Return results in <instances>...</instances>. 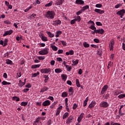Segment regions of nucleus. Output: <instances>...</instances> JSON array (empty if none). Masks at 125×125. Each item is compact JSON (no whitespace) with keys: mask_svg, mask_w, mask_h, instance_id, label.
I'll use <instances>...</instances> for the list:
<instances>
[{"mask_svg":"<svg viewBox=\"0 0 125 125\" xmlns=\"http://www.w3.org/2000/svg\"><path fill=\"white\" fill-rule=\"evenodd\" d=\"M46 18L48 19H54L55 16V13L53 11H48L45 15Z\"/></svg>","mask_w":125,"mask_h":125,"instance_id":"1","label":"nucleus"},{"mask_svg":"<svg viewBox=\"0 0 125 125\" xmlns=\"http://www.w3.org/2000/svg\"><path fill=\"white\" fill-rule=\"evenodd\" d=\"M48 50L49 49L48 48H45L39 52L40 55H46L48 54Z\"/></svg>","mask_w":125,"mask_h":125,"instance_id":"2","label":"nucleus"},{"mask_svg":"<svg viewBox=\"0 0 125 125\" xmlns=\"http://www.w3.org/2000/svg\"><path fill=\"white\" fill-rule=\"evenodd\" d=\"M109 106V103L106 101H102L100 103L101 108H107Z\"/></svg>","mask_w":125,"mask_h":125,"instance_id":"3","label":"nucleus"},{"mask_svg":"<svg viewBox=\"0 0 125 125\" xmlns=\"http://www.w3.org/2000/svg\"><path fill=\"white\" fill-rule=\"evenodd\" d=\"M73 121H74V117H73V116L71 115L70 116H69L67 119L66 120V124L67 125H70V124H71V123H72V122H73Z\"/></svg>","mask_w":125,"mask_h":125,"instance_id":"4","label":"nucleus"},{"mask_svg":"<svg viewBox=\"0 0 125 125\" xmlns=\"http://www.w3.org/2000/svg\"><path fill=\"white\" fill-rule=\"evenodd\" d=\"M51 69L49 68H43L41 69L40 72L42 74H48L49 72H51Z\"/></svg>","mask_w":125,"mask_h":125,"instance_id":"5","label":"nucleus"},{"mask_svg":"<svg viewBox=\"0 0 125 125\" xmlns=\"http://www.w3.org/2000/svg\"><path fill=\"white\" fill-rule=\"evenodd\" d=\"M115 44V41L114 40H111L110 41L109 47L110 48V50H113L114 49V45Z\"/></svg>","mask_w":125,"mask_h":125,"instance_id":"6","label":"nucleus"},{"mask_svg":"<svg viewBox=\"0 0 125 125\" xmlns=\"http://www.w3.org/2000/svg\"><path fill=\"white\" fill-rule=\"evenodd\" d=\"M107 89H108V86L107 85H104L102 88L101 94L102 95H103V94H104L105 91H107Z\"/></svg>","mask_w":125,"mask_h":125,"instance_id":"7","label":"nucleus"},{"mask_svg":"<svg viewBox=\"0 0 125 125\" xmlns=\"http://www.w3.org/2000/svg\"><path fill=\"white\" fill-rule=\"evenodd\" d=\"M13 33V30H10L9 31H6L4 32V34L3 35V37H5L6 36H9L11 35Z\"/></svg>","mask_w":125,"mask_h":125,"instance_id":"8","label":"nucleus"},{"mask_svg":"<svg viewBox=\"0 0 125 125\" xmlns=\"http://www.w3.org/2000/svg\"><path fill=\"white\" fill-rule=\"evenodd\" d=\"M64 0H57L55 1V5H62Z\"/></svg>","mask_w":125,"mask_h":125,"instance_id":"9","label":"nucleus"},{"mask_svg":"<svg viewBox=\"0 0 125 125\" xmlns=\"http://www.w3.org/2000/svg\"><path fill=\"white\" fill-rule=\"evenodd\" d=\"M95 32L96 34H100L101 35H103L104 34V29H97L96 30H95Z\"/></svg>","mask_w":125,"mask_h":125,"instance_id":"10","label":"nucleus"},{"mask_svg":"<svg viewBox=\"0 0 125 125\" xmlns=\"http://www.w3.org/2000/svg\"><path fill=\"white\" fill-rule=\"evenodd\" d=\"M83 116H84V113H82L81 114V115L79 116V117H78V119H77V121L78 122V123H80L81 122H82V120H83Z\"/></svg>","mask_w":125,"mask_h":125,"instance_id":"11","label":"nucleus"},{"mask_svg":"<svg viewBox=\"0 0 125 125\" xmlns=\"http://www.w3.org/2000/svg\"><path fill=\"white\" fill-rule=\"evenodd\" d=\"M49 105H50V101L49 100H46L42 103V105L44 106V107L49 106Z\"/></svg>","mask_w":125,"mask_h":125,"instance_id":"12","label":"nucleus"},{"mask_svg":"<svg viewBox=\"0 0 125 125\" xmlns=\"http://www.w3.org/2000/svg\"><path fill=\"white\" fill-rule=\"evenodd\" d=\"M96 104V102L95 101H92L90 103V104L88 106V108H90L91 109V108H93Z\"/></svg>","mask_w":125,"mask_h":125,"instance_id":"13","label":"nucleus"},{"mask_svg":"<svg viewBox=\"0 0 125 125\" xmlns=\"http://www.w3.org/2000/svg\"><path fill=\"white\" fill-rule=\"evenodd\" d=\"M95 12H97V13H99V14H103V13H104V12H105L104 11V10H102L101 9H95L94 10Z\"/></svg>","mask_w":125,"mask_h":125,"instance_id":"14","label":"nucleus"},{"mask_svg":"<svg viewBox=\"0 0 125 125\" xmlns=\"http://www.w3.org/2000/svg\"><path fill=\"white\" fill-rule=\"evenodd\" d=\"M124 106H125V104L121 105L120 108L119 109V114L120 115V116L125 115V113H122V109L124 108Z\"/></svg>","mask_w":125,"mask_h":125,"instance_id":"15","label":"nucleus"},{"mask_svg":"<svg viewBox=\"0 0 125 125\" xmlns=\"http://www.w3.org/2000/svg\"><path fill=\"white\" fill-rule=\"evenodd\" d=\"M75 3L76 4H80L82 5V4H84V1L83 0H76L75 1Z\"/></svg>","mask_w":125,"mask_h":125,"instance_id":"16","label":"nucleus"},{"mask_svg":"<svg viewBox=\"0 0 125 125\" xmlns=\"http://www.w3.org/2000/svg\"><path fill=\"white\" fill-rule=\"evenodd\" d=\"M125 13V9H122L119 11H118L116 13L118 15H123Z\"/></svg>","mask_w":125,"mask_h":125,"instance_id":"17","label":"nucleus"},{"mask_svg":"<svg viewBox=\"0 0 125 125\" xmlns=\"http://www.w3.org/2000/svg\"><path fill=\"white\" fill-rule=\"evenodd\" d=\"M53 25H54V26H56L57 25H61V21L58 20L55 21H53Z\"/></svg>","mask_w":125,"mask_h":125,"instance_id":"18","label":"nucleus"},{"mask_svg":"<svg viewBox=\"0 0 125 125\" xmlns=\"http://www.w3.org/2000/svg\"><path fill=\"white\" fill-rule=\"evenodd\" d=\"M46 34L48 35L49 38H54V34L51 33L50 31H46Z\"/></svg>","mask_w":125,"mask_h":125,"instance_id":"19","label":"nucleus"},{"mask_svg":"<svg viewBox=\"0 0 125 125\" xmlns=\"http://www.w3.org/2000/svg\"><path fill=\"white\" fill-rule=\"evenodd\" d=\"M68 92L69 93V95H73L74 94V90L73 89V87H70L68 90Z\"/></svg>","mask_w":125,"mask_h":125,"instance_id":"20","label":"nucleus"},{"mask_svg":"<svg viewBox=\"0 0 125 125\" xmlns=\"http://www.w3.org/2000/svg\"><path fill=\"white\" fill-rule=\"evenodd\" d=\"M51 48H52L54 51H57L58 50V48L56 46L52 44L51 45Z\"/></svg>","mask_w":125,"mask_h":125,"instance_id":"21","label":"nucleus"},{"mask_svg":"<svg viewBox=\"0 0 125 125\" xmlns=\"http://www.w3.org/2000/svg\"><path fill=\"white\" fill-rule=\"evenodd\" d=\"M74 20L75 21H77V22H80L81 20H82V19H81V17L80 16H77L75 17Z\"/></svg>","mask_w":125,"mask_h":125,"instance_id":"22","label":"nucleus"},{"mask_svg":"<svg viewBox=\"0 0 125 125\" xmlns=\"http://www.w3.org/2000/svg\"><path fill=\"white\" fill-rule=\"evenodd\" d=\"M40 67H41V64L32 65L31 69H37V68H40Z\"/></svg>","mask_w":125,"mask_h":125,"instance_id":"23","label":"nucleus"},{"mask_svg":"<svg viewBox=\"0 0 125 125\" xmlns=\"http://www.w3.org/2000/svg\"><path fill=\"white\" fill-rule=\"evenodd\" d=\"M43 78H44V83H47L48 79H49V78L48 77V75H44L43 76Z\"/></svg>","mask_w":125,"mask_h":125,"instance_id":"24","label":"nucleus"},{"mask_svg":"<svg viewBox=\"0 0 125 125\" xmlns=\"http://www.w3.org/2000/svg\"><path fill=\"white\" fill-rule=\"evenodd\" d=\"M61 34H62V31H57L55 35L56 38H58L60 36V35H61Z\"/></svg>","mask_w":125,"mask_h":125,"instance_id":"25","label":"nucleus"},{"mask_svg":"<svg viewBox=\"0 0 125 125\" xmlns=\"http://www.w3.org/2000/svg\"><path fill=\"white\" fill-rule=\"evenodd\" d=\"M48 88L47 87L44 86L40 91V92H44V91H47Z\"/></svg>","mask_w":125,"mask_h":125,"instance_id":"26","label":"nucleus"},{"mask_svg":"<svg viewBox=\"0 0 125 125\" xmlns=\"http://www.w3.org/2000/svg\"><path fill=\"white\" fill-rule=\"evenodd\" d=\"M55 72L57 74H59V73H62V69H61V68H56L55 69Z\"/></svg>","mask_w":125,"mask_h":125,"instance_id":"27","label":"nucleus"},{"mask_svg":"<svg viewBox=\"0 0 125 125\" xmlns=\"http://www.w3.org/2000/svg\"><path fill=\"white\" fill-rule=\"evenodd\" d=\"M68 117H69V113L65 112L63 115L62 119H63V120H64V119H66V118H68Z\"/></svg>","mask_w":125,"mask_h":125,"instance_id":"28","label":"nucleus"},{"mask_svg":"<svg viewBox=\"0 0 125 125\" xmlns=\"http://www.w3.org/2000/svg\"><path fill=\"white\" fill-rule=\"evenodd\" d=\"M65 68H66V70L68 72H70L71 70H72V67L71 66H69V65H65Z\"/></svg>","mask_w":125,"mask_h":125,"instance_id":"29","label":"nucleus"},{"mask_svg":"<svg viewBox=\"0 0 125 125\" xmlns=\"http://www.w3.org/2000/svg\"><path fill=\"white\" fill-rule=\"evenodd\" d=\"M41 39L43 42H47V38L43 35L41 36Z\"/></svg>","mask_w":125,"mask_h":125,"instance_id":"30","label":"nucleus"},{"mask_svg":"<svg viewBox=\"0 0 125 125\" xmlns=\"http://www.w3.org/2000/svg\"><path fill=\"white\" fill-rule=\"evenodd\" d=\"M62 78L63 81L65 82L66 80H67V75L66 74H62Z\"/></svg>","mask_w":125,"mask_h":125,"instance_id":"31","label":"nucleus"},{"mask_svg":"<svg viewBox=\"0 0 125 125\" xmlns=\"http://www.w3.org/2000/svg\"><path fill=\"white\" fill-rule=\"evenodd\" d=\"M79 60H76V61H72L73 66H76V65H78L79 64Z\"/></svg>","mask_w":125,"mask_h":125,"instance_id":"32","label":"nucleus"},{"mask_svg":"<svg viewBox=\"0 0 125 125\" xmlns=\"http://www.w3.org/2000/svg\"><path fill=\"white\" fill-rule=\"evenodd\" d=\"M97 54H98V55H100V56H101V55H102V48L99 49L98 50Z\"/></svg>","mask_w":125,"mask_h":125,"instance_id":"33","label":"nucleus"},{"mask_svg":"<svg viewBox=\"0 0 125 125\" xmlns=\"http://www.w3.org/2000/svg\"><path fill=\"white\" fill-rule=\"evenodd\" d=\"M6 63L7 65H12V61L9 59L6 60Z\"/></svg>","mask_w":125,"mask_h":125,"instance_id":"34","label":"nucleus"},{"mask_svg":"<svg viewBox=\"0 0 125 125\" xmlns=\"http://www.w3.org/2000/svg\"><path fill=\"white\" fill-rule=\"evenodd\" d=\"M76 83L77 87H81V84H80V81H79V79L76 80Z\"/></svg>","mask_w":125,"mask_h":125,"instance_id":"35","label":"nucleus"},{"mask_svg":"<svg viewBox=\"0 0 125 125\" xmlns=\"http://www.w3.org/2000/svg\"><path fill=\"white\" fill-rule=\"evenodd\" d=\"M113 62H109L108 66H107V68L110 69V68H111V67H112V66H113Z\"/></svg>","mask_w":125,"mask_h":125,"instance_id":"36","label":"nucleus"},{"mask_svg":"<svg viewBox=\"0 0 125 125\" xmlns=\"http://www.w3.org/2000/svg\"><path fill=\"white\" fill-rule=\"evenodd\" d=\"M2 84L3 85H7V84H11V83L4 81H3V82H2Z\"/></svg>","mask_w":125,"mask_h":125,"instance_id":"37","label":"nucleus"},{"mask_svg":"<svg viewBox=\"0 0 125 125\" xmlns=\"http://www.w3.org/2000/svg\"><path fill=\"white\" fill-rule=\"evenodd\" d=\"M125 94H120L118 96V98H119V99H123V98H125Z\"/></svg>","mask_w":125,"mask_h":125,"instance_id":"38","label":"nucleus"},{"mask_svg":"<svg viewBox=\"0 0 125 125\" xmlns=\"http://www.w3.org/2000/svg\"><path fill=\"white\" fill-rule=\"evenodd\" d=\"M28 105V102H22L21 104V106H27Z\"/></svg>","mask_w":125,"mask_h":125,"instance_id":"39","label":"nucleus"},{"mask_svg":"<svg viewBox=\"0 0 125 125\" xmlns=\"http://www.w3.org/2000/svg\"><path fill=\"white\" fill-rule=\"evenodd\" d=\"M52 1H51L49 3H48L47 4H46L45 5V6L46 7H49V6H51V5H52Z\"/></svg>","mask_w":125,"mask_h":125,"instance_id":"40","label":"nucleus"},{"mask_svg":"<svg viewBox=\"0 0 125 125\" xmlns=\"http://www.w3.org/2000/svg\"><path fill=\"white\" fill-rule=\"evenodd\" d=\"M121 91H114V95H116V96H117V95H119V94H121Z\"/></svg>","mask_w":125,"mask_h":125,"instance_id":"41","label":"nucleus"},{"mask_svg":"<svg viewBox=\"0 0 125 125\" xmlns=\"http://www.w3.org/2000/svg\"><path fill=\"white\" fill-rule=\"evenodd\" d=\"M68 96V94H67V92H63L62 94V97H67Z\"/></svg>","mask_w":125,"mask_h":125,"instance_id":"42","label":"nucleus"},{"mask_svg":"<svg viewBox=\"0 0 125 125\" xmlns=\"http://www.w3.org/2000/svg\"><path fill=\"white\" fill-rule=\"evenodd\" d=\"M40 122V118H38L35 121L34 123H33V125H37L38 124H39Z\"/></svg>","mask_w":125,"mask_h":125,"instance_id":"43","label":"nucleus"},{"mask_svg":"<svg viewBox=\"0 0 125 125\" xmlns=\"http://www.w3.org/2000/svg\"><path fill=\"white\" fill-rule=\"evenodd\" d=\"M38 75H40V72H39L36 73L32 74V78H36V77L38 76Z\"/></svg>","mask_w":125,"mask_h":125,"instance_id":"44","label":"nucleus"},{"mask_svg":"<svg viewBox=\"0 0 125 125\" xmlns=\"http://www.w3.org/2000/svg\"><path fill=\"white\" fill-rule=\"evenodd\" d=\"M83 45L84 47H85V48L89 47V44L87 43V42H84L83 43Z\"/></svg>","mask_w":125,"mask_h":125,"instance_id":"45","label":"nucleus"},{"mask_svg":"<svg viewBox=\"0 0 125 125\" xmlns=\"http://www.w3.org/2000/svg\"><path fill=\"white\" fill-rule=\"evenodd\" d=\"M4 44L3 45V46H6L7 45V43L8 42V40L5 39L4 42Z\"/></svg>","mask_w":125,"mask_h":125,"instance_id":"46","label":"nucleus"},{"mask_svg":"<svg viewBox=\"0 0 125 125\" xmlns=\"http://www.w3.org/2000/svg\"><path fill=\"white\" fill-rule=\"evenodd\" d=\"M18 85H19V86H20V87H22V86H24V85H25V82H22L21 83H19Z\"/></svg>","mask_w":125,"mask_h":125,"instance_id":"47","label":"nucleus"},{"mask_svg":"<svg viewBox=\"0 0 125 125\" xmlns=\"http://www.w3.org/2000/svg\"><path fill=\"white\" fill-rule=\"evenodd\" d=\"M88 8H89V6L88 5H86V6H84L83 7V9H82V11L83 10H86V9H88Z\"/></svg>","mask_w":125,"mask_h":125,"instance_id":"48","label":"nucleus"},{"mask_svg":"<svg viewBox=\"0 0 125 125\" xmlns=\"http://www.w3.org/2000/svg\"><path fill=\"white\" fill-rule=\"evenodd\" d=\"M13 100H15L16 101H20V99L19 97H17L16 96L13 97Z\"/></svg>","mask_w":125,"mask_h":125,"instance_id":"49","label":"nucleus"},{"mask_svg":"<svg viewBox=\"0 0 125 125\" xmlns=\"http://www.w3.org/2000/svg\"><path fill=\"white\" fill-rule=\"evenodd\" d=\"M90 28L93 31V30H95V31H96V28L95 27V26L93 25H92L90 26Z\"/></svg>","mask_w":125,"mask_h":125,"instance_id":"50","label":"nucleus"},{"mask_svg":"<svg viewBox=\"0 0 125 125\" xmlns=\"http://www.w3.org/2000/svg\"><path fill=\"white\" fill-rule=\"evenodd\" d=\"M38 59L39 60H44V59H45V57H44V56H39V57H38Z\"/></svg>","mask_w":125,"mask_h":125,"instance_id":"51","label":"nucleus"},{"mask_svg":"<svg viewBox=\"0 0 125 125\" xmlns=\"http://www.w3.org/2000/svg\"><path fill=\"white\" fill-rule=\"evenodd\" d=\"M21 76H22V74H21V72L19 71L17 74V78H20V77H21Z\"/></svg>","mask_w":125,"mask_h":125,"instance_id":"52","label":"nucleus"},{"mask_svg":"<svg viewBox=\"0 0 125 125\" xmlns=\"http://www.w3.org/2000/svg\"><path fill=\"white\" fill-rule=\"evenodd\" d=\"M35 16H37L36 14H32L29 17L30 19H33V18H35Z\"/></svg>","mask_w":125,"mask_h":125,"instance_id":"53","label":"nucleus"},{"mask_svg":"<svg viewBox=\"0 0 125 125\" xmlns=\"http://www.w3.org/2000/svg\"><path fill=\"white\" fill-rule=\"evenodd\" d=\"M91 47H94V48H98L99 46L98 45H95V44H91Z\"/></svg>","mask_w":125,"mask_h":125,"instance_id":"54","label":"nucleus"},{"mask_svg":"<svg viewBox=\"0 0 125 125\" xmlns=\"http://www.w3.org/2000/svg\"><path fill=\"white\" fill-rule=\"evenodd\" d=\"M61 42L63 46H66V45H67V43H66V42L64 41H61Z\"/></svg>","mask_w":125,"mask_h":125,"instance_id":"55","label":"nucleus"},{"mask_svg":"<svg viewBox=\"0 0 125 125\" xmlns=\"http://www.w3.org/2000/svg\"><path fill=\"white\" fill-rule=\"evenodd\" d=\"M32 9V6H30L29 7L24 10V12H28V11H29V10H30V9Z\"/></svg>","mask_w":125,"mask_h":125,"instance_id":"56","label":"nucleus"},{"mask_svg":"<svg viewBox=\"0 0 125 125\" xmlns=\"http://www.w3.org/2000/svg\"><path fill=\"white\" fill-rule=\"evenodd\" d=\"M96 24L97 25V26H102L103 25L101 22L100 21H97L96 22Z\"/></svg>","mask_w":125,"mask_h":125,"instance_id":"57","label":"nucleus"},{"mask_svg":"<svg viewBox=\"0 0 125 125\" xmlns=\"http://www.w3.org/2000/svg\"><path fill=\"white\" fill-rule=\"evenodd\" d=\"M63 52V50L60 49V50H58L57 53L58 54H62Z\"/></svg>","mask_w":125,"mask_h":125,"instance_id":"58","label":"nucleus"},{"mask_svg":"<svg viewBox=\"0 0 125 125\" xmlns=\"http://www.w3.org/2000/svg\"><path fill=\"white\" fill-rule=\"evenodd\" d=\"M96 7H98V8H101V7H102V4H96Z\"/></svg>","mask_w":125,"mask_h":125,"instance_id":"59","label":"nucleus"},{"mask_svg":"<svg viewBox=\"0 0 125 125\" xmlns=\"http://www.w3.org/2000/svg\"><path fill=\"white\" fill-rule=\"evenodd\" d=\"M83 13V10H80V11H79L78 12H77L76 13V15H80V14Z\"/></svg>","mask_w":125,"mask_h":125,"instance_id":"60","label":"nucleus"},{"mask_svg":"<svg viewBox=\"0 0 125 125\" xmlns=\"http://www.w3.org/2000/svg\"><path fill=\"white\" fill-rule=\"evenodd\" d=\"M75 23H76V21L75 20V19L72 20L70 21V24H71V25H74Z\"/></svg>","mask_w":125,"mask_h":125,"instance_id":"61","label":"nucleus"},{"mask_svg":"<svg viewBox=\"0 0 125 125\" xmlns=\"http://www.w3.org/2000/svg\"><path fill=\"white\" fill-rule=\"evenodd\" d=\"M77 107H78V104H74L73 106V110H76Z\"/></svg>","mask_w":125,"mask_h":125,"instance_id":"62","label":"nucleus"},{"mask_svg":"<svg viewBox=\"0 0 125 125\" xmlns=\"http://www.w3.org/2000/svg\"><path fill=\"white\" fill-rule=\"evenodd\" d=\"M94 42H96V43H99L100 41H99V39H94Z\"/></svg>","mask_w":125,"mask_h":125,"instance_id":"63","label":"nucleus"},{"mask_svg":"<svg viewBox=\"0 0 125 125\" xmlns=\"http://www.w3.org/2000/svg\"><path fill=\"white\" fill-rule=\"evenodd\" d=\"M57 61H59V62H63V60H62V58H57Z\"/></svg>","mask_w":125,"mask_h":125,"instance_id":"64","label":"nucleus"}]
</instances>
